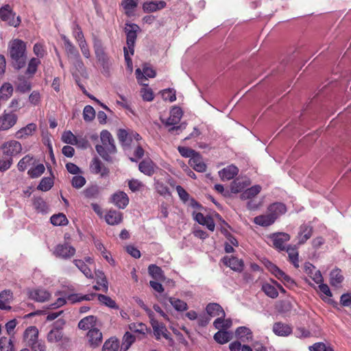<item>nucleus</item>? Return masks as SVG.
<instances>
[{
  "label": "nucleus",
  "mask_w": 351,
  "mask_h": 351,
  "mask_svg": "<svg viewBox=\"0 0 351 351\" xmlns=\"http://www.w3.org/2000/svg\"><path fill=\"white\" fill-rule=\"evenodd\" d=\"M148 272L156 280H164L165 279L162 269L156 265H150L148 267Z\"/></svg>",
  "instance_id": "nucleus-44"
},
{
  "label": "nucleus",
  "mask_w": 351,
  "mask_h": 351,
  "mask_svg": "<svg viewBox=\"0 0 351 351\" xmlns=\"http://www.w3.org/2000/svg\"><path fill=\"white\" fill-rule=\"evenodd\" d=\"M137 5V0H123L121 2V6L124 10L125 14L128 16H132L134 15V10Z\"/></svg>",
  "instance_id": "nucleus-37"
},
{
  "label": "nucleus",
  "mask_w": 351,
  "mask_h": 351,
  "mask_svg": "<svg viewBox=\"0 0 351 351\" xmlns=\"http://www.w3.org/2000/svg\"><path fill=\"white\" fill-rule=\"evenodd\" d=\"M93 47L96 58L101 66L105 68L110 64V59L105 53L103 45L101 40L95 38L93 41Z\"/></svg>",
  "instance_id": "nucleus-12"
},
{
  "label": "nucleus",
  "mask_w": 351,
  "mask_h": 351,
  "mask_svg": "<svg viewBox=\"0 0 351 351\" xmlns=\"http://www.w3.org/2000/svg\"><path fill=\"white\" fill-rule=\"evenodd\" d=\"M62 141L66 144L77 145V138L70 131L63 132L61 138Z\"/></svg>",
  "instance_id": "nucleus-58"
},
{
  "label": "nucleus",
  "mask_w": 351,
  "mask_h": 351,
  "mask_svg": "<svg viewBox=\"0 0 351 351\" xmlns=\"http://www.w3.org/2000/svg\"><path fill=\"white\" fill-rule=\"evenodd\" d=\"M166 6L164 1H146L143 4V10L145 12H154L162 10Z\"/></svg>",
  "instance_id": "nucleus-22"
},
{
  "label": "nucleus",
  "mask_w": 351,
  "mask_h": 351,
  "mask_svg": "<svg viewBox=\"0 0 351 351\" xmlns=\"http://www.w3.org/2000/svg\"><path fill=\"white\" fill-rule=\"evenodd\" d=\"M206 311L210 317H226L223 308L217 303H209Z\"/></svg>",
  "instance_id": "nucleus-32"
},
{
  "label": "nucleus",
  "mask_w": 351,
  "mask_h": 351,
  "mask_svg": "<svg viewBox=\"0 0 351 351\" xmlns=\"http://www.w3.org/2000/svg\"><path fill=\"white\" fill-rule=\"evenodd\" d=\"M97 318L93 315L87 316L82 319L78 323L80 329L88 331L93 328H95Z\"/></svg>",
  "instance_id": "nucleus-33"
},
{
  "label": "nucleus",
  "mask_w": 351,
  "mask_h": 351,
  "mask_svg": "<svg viewBox=\"0 0 351 351\" xmlns=\"http://www.w3.org/2000/svg\"><path fill=\"white\" fill-rule=\"evenodd\" d=\"M93 47L96 58L101 66L105 68L110 64V59L105 53L103 45L101 40L95 38L93 41Z\"/></svg>",
  "instance_id": "nucleus-10"
},
{
  "label": "nucleus",
  "mask_w": 351,
  "mask_h": 351,
  "mask_svg": "<svg viewBox=\"0 0 351 351\" xmlns=\"http://www.w3.org/2000/svg\"><path fill=\"white\" fill-rule=\"evenodd\" d=\"M93 47L96 58L101 66L105 68L110 64V59L105 53L103 45L101 40L95 38L93 41Z\"/></svg>",
  "instance_id": "nucleus-13"
},
{
  "label": "nucleus",
  "mask_w": 351,
  "mask_h": 351,
  "mask_svg": "<svg viewBox=\"0 0 351 351\" xmlns=\"http://www.w3.org/2000/svg\"><path fill=\"white\" fill-rule=\"evenodd\" d=\"M53 185V181L51 178H43L37 189L42 191H47L51 189Z\"/></svg>",
  "instance_id": "nucleus-62"
},
{
  "label": "nucleus",
  "mask_w": 351,
  "mask_h": 351,
  "mask_svg": "<svg viewBox=\"0 0 351 351\" xmlns=\"http://www.w3.org/2000/svg\"><path fill=\"white\" fill-rule=\"evenodd\" d=\"M273 332L280 337H287L292 332V328L289 324L276 322L273 326Z\"/></svg>",
  "instance_id": "nucleus-24"
},
{
  "label": "nucleus",
  "mask_w": 351,
  "mask_h": 351,
  "mask_svg": "<svg viewBox=\"0 0 351 351\" xmlns=\"http://www.w3.org/2000/svg\"><path fill=\"white\" fill-rule=\"evenodd\" d=\"M274 246L279 250L285 249V243L290 239V236L284 232L274 233L270 236Z\"/></svg>",
  "instance_id": "nucleus-16"
},
{
  "label": "nucleus",
  "mask_w": 351,
  "mask_h": 351,
  "mask_svg": "<svg viewBox=\"0 0 351 351\" xmlns=\"http://www.w3.org/2000/svg\"><path fill=\"white\" fill-rule=\"evenodd\" d=\"M13 93V87L10 83L3 84L0 88V99L6 101Z\"/></svg>",
  "instance_id": "nucleus-47"
},
{
  "label": "nucleus",
  "mask_w": 351,
  "mask_h": 351,
  "mask_svg": "<svg viewBox=\"0 0 351 351\" xmlns=\"http://www.w3.org/2000/svg\"><path fill=\"white\" fill-rule=\"evenodd\" d=\"M45 166L43 164H39L29 169L27 173L32 178H36L40 176L45 172Z\"/></svg>",
  "instance_id": "nucleus-60"
},
{
  "label": "nucleus",
  "mask_w": 351,
  "mask_h": 351,
  "mask_svg": "<svg viewBox=\"0 0 351 351\" xmlns=\"http://www.w3.org/2000/svg\"><path fill=\"white\" fill-rule=\"evenodd\" d=\"M18 116L14 112L5 111L0 116V131H5L12 128L17 122Z\"/></svg>",
  "instance_id": "nucleus-14"
},
{
  "label": "nucleus",
  "mask_w": 351,
  "mask_h": 351,
  "mask_svg": "<svg viewBox=\"0 0 351 351\" xmlns=\"http://www.w3.org/2000/svg\"><path fill=\"white\" fill-rule=\"evenodd\" d=\"M50 221L54 226H66L69 223L66 217L62 213L52 215L50 218Z\"/></svg>",
  "instance_id": "nucleus-52"
},
{
  "label": "nucleus",
  "mask_w": 351,
  "mask_h": 351,
  "mask_svg": "<svg viewBox=\"0 0 351 351\" xmlns=\"http://www.w3.org/2000/svg\"><path fill=\"white\" fill-rule=\"evenodd\" d=\"M262 290L267 296L271 298H276L278 295V292L276 287L269 283H264L262 286Z\"/></svg>",
  "instance_id": "nucleus-56"
},
{
  "label": "nucleus",
  "mask_w": 351,
  "mask_h": 351,
  "mask_svg": "<svg viewBox=\"0 0 351 351\" xmlns=\"http://www.w3.org/2000/svg\"><path fill=\"white\" fill-rule=\"evenodd\" d=\"M135 337L129 332L123 335L122 343L120 346V351H127L131 345L134 342Z\"/></svg>",
  "instance_id": "nucleus-46"
},
{
  "label": "nucleus",
  "mask_w": 351,
  "mask_h": 351,
  "mask_svg": "<svg viewBox=\"0 0 351 351\" xmlns=\"http://www.w3.org/2000/svg\"><path fill=\"white\" fill-rule=\"evenodd\" d=\"M29 297L38 302H44L51 297L50 293L43 289H34L29 292Z\"/></svg>",
  "instance_id": "nucleus-20"
},
{
  "label": "nucleus",
  "mask_w": 351,
  "mask_h": 351,
  "mask_svg": "<svg viewBox=\"0 0 351 351\" xmlns=\"http://www.w3.org/2000/svg\"><path fill=\"white\" fill-rule=\"evenodd\" d=\"M156 165L149 158L142 160L138 165V169L145 175L151 176L155 172Z\"/></svg>",
  "instance_id": "nucleus-27"
},
{
  "label": "nucleus",
  "mask_w": 351,
  "mask_h": 351,
  "mask_svg": "<svg viewBox=\"0 0 351 351\" xmlns=\"http://www.w3.org/2000/svg\"><path fill=\"white\" fill-rule=\"evenodd\" d=\"M312 235V228L311 227L302 225L300 228V231L298 232V243L299 244L304 243Z\"/></svg>",
  "instance_id": "nucleus-36"
},
{
  "label": "nucleus",
  "mask_w": 351,
  "mask_h": 351,
  "mask_svg": "<svg viewBox=\"0 0 351 351\" xmlns=\"http://www.w3.org/2000/svg\"><path fill=\"white\" fill-rule=\"evenodd\" d=\"M139 30V27L134 23H127L125 27V32L126 34V43L125 47L130 51V55H133L134 52V45L137 37V32Z\"/></svg>",
  "instance_id": "nucleus-5"
},
{
  "label": "nucleus",
  "mask_w": 351,
  "mask_h": 351,
  "mask_svg": "<svg viewBox=\"0 0 351 351\" xmlns=\"http://www.w3.org/2000/svg\"><path fill=\"white\" fill-rule=\"evenodd\" d=\"M74 263L76 267L84 274L88 278H93V274L87 265L81 260H75Z\"/></svg>",
  "instance_id": "nucleus-51"
},
{
  "label": "nucleus",
  "mask_w": 351,
  "mask_h": 351,
  "mask_svg": "<svg viewBox=\"0 0 351 351\" xmlns=\"http://www.w3.org/2000/svg\"><path fill=\"white\" fill-rule=\"evenodd\" d=\"M225 317H217L213 322L216 329H228L232 326V321L230 319H225Z\"/></svg>",
  "instance_id": "nucleus-50"
},
{
  "label": "nucleus",
  "mask_w": 351,
  "mask_h": 351,
  "mask_svg": "<svg viewBox=\"0 0 351 351\" xmlns=\"http://www.w3.org/2000/svg\"><path fill=\"white\" fill-rule=\"evenodd\" d=\"M265 266L268 270L274 275L278 279L281 280L285 285L291 286L294 284L293 280L287 275L283 271L279 269L276 265L271 262L267 261Z\"/></svg>",
  "instance_id": "nucleus-8"
},
{
  "label": "nucleus",
  "mask_w": 351,
  "mask_h": 351,
  "mask_svg": "<svg viewBox=\"0 0 351 351\" xmlns=\"http://www.w3.org/2000/svg\"><path fill=\"white\" fill-rule=\"evenodd\" d=\"M87 339L90 346L92 348H97L102 342V333L101 331L97 328H93L90 329L87 333Z\"/></svg>",
  "instance_id": "nucleus-18"
},
{
  "label": "nucleus",
  "mask_w": 351,
  "mask_h": 351,
  "mask_svg": "<svg viewBox=\"0 0 351 351\" xmlns=\"http://www.w3.org/2000/svg\"><path fill=\"white\" fill-rule=\"evenodd\" d=\"M32 88L31 82L25 80L24 77L21 76L19 77V82L16 86V89L21 93H25L29 92Z\"/></svg>",
  "instance_id": "nucleus-48"
},
{
  "label": "nucleus",
  "mask_w": 351,
  "mask_h": 351,
  "mask_svg": "<svg viewBox=\"0 0 351 351\" xmlns=\"http://www.w3.org/2000/svg\"><path fill=\"white\" fill-rule=\"evenodd\" d=\"M0 18L9 25L14 27H18L21 23L20 16L15 17V13L12 11L10 5H5L1 8Z\"/></svg>",
  "instance_id": "nucleus-6"
},
{
  "label": "nucleus",
  "mask_w": 351,
  "mask_h": 351,
  "mask_svg": "<svg viewBox=\"0 0 351 351\" xmlns=\"http://www.w3.org/2000/svg\"><path fill=\"white\" fill-rule=\"evenodd\" d=\"M130 330L135 333L145 335L147 331V328L143 323H132L129 325Z\"/></svg>",
  "instance_id": "nucleus-57"
},
{
  "label": "nucleus",
  "mask_w": 351,
  "mask_h": 351,
  "mask_svg": "<svg viewBox=\"0 0 351 351\" xmlns=\"http://www.w3.org/2000/svg\"><path fill=\"white\" fill-rule=\"evenodd\" d=\"M95 276L97 285L102 287L104 292L107 293L108 290V283L104 272L97 271L95 272Z\"/></svg>",
  "instance_id": "nucleus-55"
},
{
  "label": "nucleus",
  "mask_w": 351,
  "mask_h": 351,
  "mask_svg": "<svg viewBox=\"0 0 351 351\" xmlns=\"http://www.w3.org/2000/svg\"><path fill=\"white\" fill-rule=\"evenodd\" d=\"M38 330L36 326L28 327L24 332V339L29 346L38 341Z\"/></svg>",
  "instance_id": "nucleus-31"
},
{
  "label": "nucleus",
  "mask_w": 351,
  "mask_h": 351,
  "mask_svg": "<svg viewBox=\"0 0 351 351\" xmlns=\"http://www.w3.org/2000/svg\"><path fill=\"white\" fill-rule=\"evenodd\" d=\"M61 38L64 42V46L69 59L71 60L74 58H77L78 56H80V53L76 49V47L73 45V44L66 36L62 35Z\"/></svg>",
  "instance_id": "nucleus-26"
},
{
  "label": "nucleus",
  "mask_w": 351,
  "mask_h": 351,
  "mask_svg": "<svg viewBox=\"0 0 351 351\" xmlns=\"http://www.w3.org/2000/svg\"><path fill=\"white\" fill-rule=\"evenodd\" d=\"M112 202L119 208L123 209L129 204V197L123 191H118L112 195Z\"/></svg>",
  "instance_id": "nucleus-19"
},
{
  "label": "nucleus",
  "mask_w": 351,
  "mask_h": 351,
  "mask_svg": "<svg viewBox=\"0 0 351 351\" xmlns=\"http://www.w3.org/2000/svg\"><path fill=\"white\" fill-rule=\"evenodd\" d=\"M119 341L115 337H110L104 342L101 351H119Z\"/></svg>",
  "instance_id": "nucleus-40"
},
{
  "label": "nucleus",
  "mask_w": 351,
  "mask_h": 351,
  "mask_svg": "<svg viewBox=\"0 0 351 351\" xmlns=\"http://www.w3.org/2000/svg\"><path fill=\"white\" fill-rule=\"evenodd\" d=\"M1 149L4 156L12 158L21 152L22 145L19 141L11 140L4 143L1 145Z\"/></svg>",
  "instance_id": "nucleus-7"
},
{
  "label": "nucleus",
  "mask_w": 351,
  "mask_h": 351,
  "mask_svg": "<svg viewBox=\"0 0 351 351\" xmlns=\"http://www.w3.org/2000/svg\"><path fill=\"white\" fill-rule=\"evenodd\" d=\"M141 306L147 312L156 338L159 339L161 337H163L165 339H169L166 327L162 324L159 323L154 318V313L149 310L145 304H143Z\"/></svg>",
  "instance_id": "nucleus-3"
},
{
  "label": "nucleus",
  "mask_w": 351,
  "mask_h": 351,
  "mask_svg": "<svg viewBox=\"0 0 351 351\" xmlns=\"http://www.w3.org/2000/svg\"><path fill=\"white\" fill-rule=\"evenodd\" d=\"M39 58H32L29 60L27 67L25 71V74L32 77L36 73L38 66L40 64Z\"/></svg>",
  "instance_id": "nucleus-43"
},
{
  "label": "nucleus",
  "mask_w": 351,
  "mask_h": 351,
  "mask_svg": "<svg viewBox=\"0 0 351 351\" xmlns=\"http://www.w3.org/2000/svg\"><path fill=\"white\" fill-rule=\"evenodd\" d=\"M8 51L12 66L20 70L27 62V45L21 39H13L8 44Z\"/></svg>",
  "instance_id": "nucleus-1"
},
{
  "label": "nucleus",
  "mask_w": 351,
  "mask_h": 351,
  "mask_svg": "<svg viewBox=\"0 0 351 351\" xmlns=\"http://www.w3.org/2000/svg\"><path fill=\"white\" fill-rule=\"evenodd\" d=\"M75 254V249L68 243L59 244L56 246L53 254L63 259L71 258Z\"/></svg>",
  "instance_id": "nucleus-15"
},
{
  "label": "nucleus",
  "mask_w": 351,
  "mask_h": 351,
  "mask_svg": "<svg viewBox=\"0 0 351 351\" xmlns=\"http://www.w3.org/2000/svg\"><path fill=\"white\" fill-rule=\"evenodd\" d=\"M341 271L339 269H332L330 274V282L332 286L337 287L343 280Z\"/></svg>",
  "instance_id": "nucleus-42"
},
{
  "label": "nucleus",
  "mask_w": 351,
  "mask_h": 351,
  "mask_svg": "<svg viewBox=\"0 0 351 351\" xmlns=\"http://www.w3.org/2000/svg\"><path fill=\"white\" fill-rule=\"evenodd\" d=\"M34 159L30 155H26L18 162L17 167L20 171H24L28 166L34 164Z\"/></svg>",
  "instance_id": "nucleus-54"
},
{
  "label": "nucleus",
  "mask_w": 351,
  "mask_h": 351,
  "mask_svg": "<svg viewBox=\"0 0 351 351\" xmlns=\"http://www.w3.org/2000/svg\"><path fill=\"white\" fill-rule=\"evenodd\" d=\"M274 217L267 212V214L258 215L254 219V222L261 226L267 227L274 223Z\"/></svg>",
  "instance_id": "nucleus-34"
},
{
  "label": "nucleus",
  "mask_w": 351,
  "mask_h": 351,
  "mask_svg": "<svg viewBox=\"0 0 351 351\" xmlns=\"http://www.w3.org/2000/svg\"><path fill=\"white\" fill-rule=\"evenodd\" d=\"M309 351H335L333 348L323 342H317L308 346Z\"/></svg>",
  "instance_id": "nucleus-61"
},
{
  "label": "nucleus",
  "mask_w": 351,
  "mask_h": 351,
  "mask_svg": "<svg viewBox=\"0 0 351 351\" xmlns=\"http://www.w3.org/2000/svg\"><path fill=\"white\" fill-rule=\"evenodd\" d=\"M95 295V293H91V294H86V295H82L79 293H74L71 294L67 297V300L71 303H76L78 302H81L83 300H93L94 297Z\"/></svg>",
  "instance_id": "nucleus-45"
},
{
  "label": "nucleus",
  "mask_w": 351,
  "mask_h": 351,
  "mask_svg": "<svg viewBox=\"0 0 351 351\" xmlns=\"http://www.w3.org/2000/svg\"><path fill=\"white\" fill-rule=\"evenodd\" d=\"M93 47L96 58L101 66L105 68L110 64V59L105 53L103 45L101 40L95 38L93 41Z\"/></svg>",
  "instance_id": "nucleus-11"
},
{
  "label": "nucleus",
  "mask_w": 351,
  "mask_h": 351,
  "mask_svg": "<svg viewBox=\"0 0 351 351\" xmlns=\"http://www.w3.org/2000/svg\"><path fill=\"white\" fill-rule=\"evenodd\" d=\"M64 324L63 319H58L56 321L53 328L48 332L47 335V339L49 343H57L60 341L63 338V334L62 331V326Z\"/></svg>",
  "instance_id": "nucleus-9"
},
{
  "label": "nucleus",
  "mask_w": 351,
  "mask_h": 351,
  "mask_svg": "<svg viewBox=\"0 0 351 351\" xmlns=\"http://www.w3.org/2000/svg\"><path fill=\"white\" fill-rule=\"evenodd\" d=\"M135 73L138 83L144 86H147V84L143 83V81L144 79L146 80L147 77L153 78L156 76V71L147 64L143 66V72L141 69L138 68L136 69Z\"/></svg>",
  "instance_id": "nucleus-17"
},
{
  "label": "nucleus",
  "mask_w": 351,
  "mask_h": 351,
  "mask_svg": "<svg viewBox=\"0 0 351 351\" xmlns=\"http://www.w3.org/2000/svg\"><path fill=\"white\" fill-rule=\"evenodd\" d=\"M83 193L86 198L95 199L99 196V189L97 186H91L86 188Z\"/></svg>",
  "instance_id": "nucleus-63"
},
{
  "label": "nucleus",
  "mask_w": 351,
  "mask_h": 351,
  "mask_svg": "<svg viewBox=\"0 0 351 351\" xmlns=\"http://www.w3.org/2000/svg\"><path fill=\"white\" fill-rule=\"evenodd\" d=\"M223 263L236 271H241L243 269V262L241 259H239L234 256H226L223 259Z\"/></svg>",
  "instance_id": "nucleus-21"
},
{
  "label": "nucleus",
  "mask_w": 351,
  "mask_h": 351,
  "mask_svg": "<svg viewBox=\"0 0 351 351\" xmlns=\"http://www.w3.org/2000/svg\"><path fill=\"white\" fill-rule=\"evenodd\" d=\"M95 297H97L98 300L103 304L111 308H118V306L114 300L110 298L109 296L102 295V294H96Z\"/></svg>",
  "instance_id": "nucleus-53"
},
{
  "label": "nucleus",
  "mask_w": 351,
  "mask_h": 351,
  "mask_svg": "<svg viewBox=\"0 0 351 351\" xmlns=\"http://www.w3.org/2000/svg\"><path fill=\"white\" fill-rule=\"evenodd\" d=\"M12 293L10 290H4L0 293V308L3 310L10 309L11 306L7 304L12 300Z\"/></svg>",
  "instance_id": "nucleus-35"
},
{
  "label": "nucleus",
  "mask_w": 351,
  "mask_h": 351,
  "mask_svg": "<svg viewBox=\"0 0 351 351\" xmlns=\"http://www.w3.org/2000/svg\"><path fill=\"white\" fill-rule=\"evenodd\" d=\"M101 145H97L95 149L98 154L105 160H111V154L117 152L114 141L112 134L106 130L100 133Z\"/></svg>",
  "instance_id": "nucleus-2"
},
{
  "label": "nucleus",
  "mask_w": 351,
  "mask_h": 351,
  "mask_svg": "<svg viewBox=\"0 0 351 351\" xmlns=\"http://www.w3.org/2000/svg\"><path fill=\"white\" fill-rule=\"evenodd\" d=\"M182 117V110L180 108L175 106L171 110L169 118L166 121L162 119V121L167 126H173L169 128V131L170 132H173L174 131H178L182 129V125L175 126V125L179 123Z\"/></svg>",
  "instance_id": "nucleus-4"
},
{
  "label": "nucleus",
  "mask_w": 351,
  "mask_h": 351,
  "mask_svg": "<svg viewBox=\"0 0 351 351\" xmlns=\"http://www.w3.org/2000/svg\"><path fill=\"white\" fill-rule=\"evenodd\" d=\"M261 186L260 185H254L252 187L247 189L241 194V199L245 200L254 197L261 191Z\"/></svg>",
  "instance_id": "nucleus-41"
},
{
  "label": "nucleus",
  "mask_w": 351,
  "mask_h": 351,
  "mask_svg": "<svg viewBox=\"0 0 351 351\" xmlns=\"http://www.w3.org/2000/svg\"><path fill=\"white\" fill-rule=\"evenodd\" d=\"M246 184L244 181L237 179L234 180L231 184V191L234 193H237L243 191L246 186Z\"/></svg>",
  "instance_id": "nucleus-64"
},
{
  "label": "nucleus",
  "mask_w": 351,
  "mask_h": 351,
  "mask_svg": "<svg viewBox=\"0 0 351 351\" xmlns=\"http://www.w3.org/2000/svg\"><path fill=\"white\" fill-rule=\"evenodd\" d=\"M219 330L214 335V339L219 344H224L232 339V334L226 330Z\"/></svg>",
  "instance_id": "nucleus-39"
},
{
  "label": "nucleus",
  "mask_w": 351,
  "mask_h": 351,
  "mask_svg": "<svg viewBox=\"0 0 351 351\" xmlns=\"http://www.w3.org/2000/svg\"><path fill=\"white\" fill-rule=\"evenodd\" d=\"M287 208L285 205L280 202L274 203L267 208V212L271 215V216L274 217L275 221L279 216L285 214Z\"/></svg>",
  "instance_id": "nucleus-28"
},
{
  "label": "nucleus",
  "mask_w": 351,
  "mask_h": 351,
  "mask_svg": "<svg viewBox=\"0 0 351 351\" xmlns=\"http://www.w3.org/2000/svg\"><path fill=\"white\" fill-rule=\"evenodd\" d=\"M122 213L115 210H110L105 215V220L106 223L111 226L120 223L122 221Z\"/></svg>",
  "instance_id": "nucleus-29"
},
{
  "label": "nucleus",
  "mask_w": 351,
  "mask_h": 351,
  "mask_svg": "<svg viewBox=\"0 0 351 351\" xmlns=\"http://www.w3.org/2000/svg\"><path fill=\"white\" fill-rule=\"evenodd\" d=\"M238 168L233 165H229L219 171V176L221 179L224 180H230L238 174Z\"/></svg>",
  "instance_id": "nucleus-23"
},
{
  "label": "nucleus",
  "mask_w": 351,
  "mask_h": 351,
  "mask_svg": "<svg viewBox=\"0 0 351 351\" xmlns=\"http://www.w3.org/2000/svg\"><path fill=\"white\" fill-rule=\"evenodd\" d=\"M190 166L193 168V169L198 172H205L206 170V165L204 162L203 159L199 154L197 152V154L192 157V158L189 159V162Z\"/></svg>",
  "instance_id": "nucleus-25"
},
{
  "label": "nucleus",
  "mask_w": 351,
  "mask_h": 351,
  "mask_svg": "<svg viewBox=\"0 0 351 351\" xmlns=\"http://www.w3.org/2000/svg\"><path fill=\"white\" fill-rule=\"evenodd\" d=\"M169 302L177 311H184L188 309L186 302L176 298H169Z\"/></svg>",
  "instance_id": "nucleus-49"
},
{
  "label": "nucleus",
  "mask_w": 351,
  "mask_h": 351,
  "mask_svg": "<svg viewBox=\"0 0 351 351\" xmlns=\"http://www.w3.org/2000/svg\"><path fill=\"white\" fill-rule=\"evenodd\" d=\"M235 335L242 341H248L252 339V332L251 330L245 326H240L237 328Z\"/></svg>",
  "instance_id": "nucleus-38"
},
{
  "label": "nucleus",
  "mask_w": 351,
  "mask_h": 351,
  "mask_svg": "<svg viewBox=\"0 0 351 351\" xmlns=\"http://www.w3.org/2000/svg\"><path fill=\"white\" fill-rule=\"evenodd\" d=\"M287 252L288 254L290 261L293 264L294 267L298 268V252L295 247H288L287 248Z\"/></svg>",
  "instance_id": "nucleus-59"
},
{
  "label": "nucleus",
  "mask_w": 351,
  "mask_h": 351,
  "mask_svg": "<svg viewBox=\"0 0 351 351\" xmlns=\"http://www.w3.org/2000/svg\"><path fill=\"white\" fill-rule=\"evenodd\" d=\"M36 129L37 126L35 123H29L25 127H23L19 130L16 132L15 136L16 138L19 139L26 138L28 136L33 135L34 132L36 130Z\"/></svg>",
  "instance_id": "nucleus-30"
}]
</instances>
